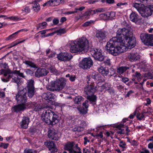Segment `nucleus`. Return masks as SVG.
Listing matches in <instances>:
<instances>
[{
    "instance_id": "f257e3e1",
    "label": "nucleus",
    "mask_w": 153,
    "mask_h": 153,
    "mask_svg": "<svg viewBox=\"0 0 153 153\" xmlns=\"http://www.w3.org/2000/svg\"><path fill=\"white\" fill-rule=\"evenodd\" d=\"M127 27L119 29L116 37L112 38L108 42L106 47L107 51L114 56L123 52L125 45L128 48H134L136 44V39L131 31L129 25Z\"/></svg>"
},
{
    "instance_id": "f03ea898",
    "label": "nucleus",
    "mask_w": 153,
    "mask_h": 153,
    "mask_svg": "<svg viewBox=\"0 0 153 153\" xmlns=\"http://www.w3.org/2000/svg\"><path fill=\"white\" fill-rule=\"evenodd\" d=\"M70 44V51L72 53L86 51L89 48L88 41L85 37H82L77 40L71 41Z\"/></svg>"
},
{
    "instance_id": "7ed1b4c3",
    "label": "nucleus",
    "mask_w": 153,
    "mask_h": 153,
    "mask_svg": "<svg viewBox=\"0 0 153 153\" xmlns=\"http://www.w3.org/2000/svg\"><path fill=\"white\" fill-rule=\"evenodd\" d=\"M41 119L48 125L53 126L59 122L60 117L53 111L48 109L43 112L41 115Z\"/></svg>"
},
{
    "instance_id": "20e7f679",
    "label": "nucleus",
    "mask_w": 153,
    "mask_h": 153,
    "mask_svg": "<svg viewBox=\"0 0 153 153\" xmlns=\"http://www.w3.org/2000/svg\"><path fill=\"white\" fill-rule=\"evenodd\" d=\"M66 81L64 79L52 81L46 86V88L48 90L51 91H59L65 87L66 85Z\"/></svg>"
},
{
    "instance_id": "39448f33",
    "label": "nucleus",
    "mask_w": 153,
    "mask_h": 153,
    "mask_svg": "<svg viewBox=\"0 0 153 153\" xmlns=\"http://www.w3.org/2000/svg\"><path fill=\"white\" fill-rule=\"evenodd\" d=\"M25 89V92L28 97L30 98H32L35 94L36 90L34 86V80L30 79L27 83V85Z\"/></svg>"
},
{
    "instance_id": "423d86ee",
    "label": "nucleus",
    "mask_w": 153,
    "mask_h": 153,
    "mask_svg": "<svg viewBox=\"0 0 153 153\" xmlns=\"http://www.w3.org/2000/svg\"><path fill=\"white\" fill-rule=\"evenodd\" d=\"M140 38L145 45L153 46V34L141 33Z\"/></svg>"
},
{
    "instance_id": "0eeeda50",
    "label": "nucleus",
    "mask_w": 153,
    "mask_h": 153,
    "mask_svg": "<svg viewBox=\"0 0 153 153\" xmlns=\"http://www.w3.org/2000/svg\"><path fill=\"white\" fill-rule=\"evenodd\" d=\"M25 88L19 89L17 94L16 96V100L17 103L25 105V103L27 102L26 93L25 92Z\"/></svg>"
},
{
    "instance_id": "6e6552de",
    "label": "nucleus",
    "mask_w": 153,
    "mask_h": 153,
    "mask_svg": "<svg viewBox=\"0 0 153 153\" xmlns=\"http://www.w3.org/2000/svg\"><path fill=\"white\" fill-rule=\"evenodd\" d=\"M93 62L90 57L85 58L80 62L79 67L83 69H88L93 65Z\"/></svg>"
},
{
    "instance_id": "1a4fd4ad",
    "label": "nucleus",
    "mask_w": 153,
    "mask_h": 153,
    "mask_svg": "<svg viewBox=\"0 0 153 153\" xmlns=\"http://www.w3.org/2000/svg\"><path fill=\"white\" fill-rule=\"evenodd\" d=\"M94 82H91L90 84H88L84 88V92L88 95H92L97 90V87H94Z\"/></svg>"
},
{
    "instance_id": "9d476101",
    "label": "nucleus",
    "mask_w": 153,
    "mask_h": 153,
    "mask_svg": "<svg viewBox=\"0 0 153 153\" xmlns=\"http://www.w3.org/2000/svg\"><path fill=\"white\" fill-rule=\"evenodd\" d=\"M72 57L71 53L67 52H61L57 56L58 59L62 61H69L72 59Z\"/></svg>"
},
{
    "instance_id": "9b49d317",
    "label": "nucleus",
    "mask_w": 153,
    "mask_h": 153,
    "mask_svg": "<svg viewBox=\"0 0 153 153\" xmlns=\"http://www.w3.org/2000/svg\"><path fill=\"white\" fill-rule=\"evenodd\" d=\"M75 143L73 141H68L65 145L64 149L68 151L70 153H81L80 152H76V151L74 149Z\"/></svg>"
},
{
    "instance_id": "f8f14e48",
    "label": "nucleus",
    "mask_w": 153,
    "mask_h": 153,
    "mask_svg": "<svg viewBox=\"0 0 153 153\" xmlns=\"http://www.w3.org/2000/svg\"><path fill=\"white\" fill-rule=\"evenodd\" d=\"M91 52L93 53V57L96 59L100 61H102L104 59V56L98 49H94L91 51Z\"/></svg>"
},
{
    "instance_id": "ddd939ff",
    "label": "nucleus",
    "mask_w": 153,
    "mask_h": 153,
    "mask_svg": "<svg viewBox=\"0 0 153 153\" xmlns=\"http://www.w3.org/2000/svg\"><path fill=\"white\" fill-rule=\"evenodd\" d=\"M11 78H12V81L13 82L17 83L18 88L19 89V84L22 82V79L19 78V76H17L15 75L14 74L9 75L6 79L7 80H8V82Z\"/></svg>"
},
{
    "instance_id": "4468645a",
    "label": "nucleus",
    "mask_w": 153,
    "mask_h": 153,
    "mask_svg": "<svg viewBox=\"0 0 153 153\" xmlns=\"http://www.w3.org/2000/svg\"><path fill=\"white\" fill-rule=\"evenodd\" d=\"M44 144L47 146L49 150L51 152H56L58 149L57 147L53 141H46L44 142Z\"/></svg>"
},
{
    "instance_id": "2eb2a0df",
    "label": "nucleus",
    "mask_w": 153,
    "mask_h": 153,
    "mask_svg": "<svg viewBox=\"0 0 153 153\" xmlns=\"http://www.w3.org/2000/svg\"><path fill=\"white\" fill-rule=\"evenodd\" d=\"M48 71L45 68H39L35 73V76L37 78L45 76L47 75Z\"/></svg>"
},
{
    "instance_id": "dca6fc26",
    "label": "nucleus",
    "mask_w": 153,
    "mask_h": 153,
    "mask_svg": "<svg viewBox=\"0 0 153 153\" xmlns=\"http://www.w3.org/2000/svg\"><path fill=\"white\" fill-rule=\"evenodd\" d=\"M31 106L33 107L34 111H41L42 109H51L52 108V107L51 106L48 105H47L45 107H44L41 105H38L35 102L32 103Z\"/></svg>"
},
{
    "instance_id": "f3484780",
    "label": "nucleus",
    "mask_w": 153,
    "mask_h": 153,
    "mask_svg": "<svg viewBox=\"0 0 153 153\" xmlns=\"http://www.w3.org/2000/svg\"><path fill=\"white\" fill-rule=\"evenodd\" d=\"M48 138L55 140H58L59 138L56 131L53 129L48 131Z\"/></svg>"
},
{
    "instance_id": "a211bd4d",
    "label": "nucleus",
    "mask_w": 153,
    "mask_h": 153,
    "mask_svg": "<svg viewBox=\"0 0 153 153\" xmlns=\"http://www.w3.org/2000/svg\"><path fill=\"white\" fill-rule=\"evenodd\" d=\"M128 58L131 62L135 61L139 59V56L136 52H132L128 54Z\"/></svg>"
},
{
    "instance_id": "6ab92c4d",
    "label": "nucleus",
    "mask_w": 153,
    "mask_h": 153,
    "mask_svg": "<svg viewBox=\"0 0 153 153\" xmlns=\"http://www.w3.org/2000/svg\"><path fill=\"white\" fill-rule=\"evenodd\" d=\"M30 118L27 117H24L20 124L21 128L26 129L27 128L29 123Z\"/></svg>"
},
{
    "instance_id": "aec40b11",
    "label": "nucleus",
    "mask_w": 153,
    "mask_h": 153,
    "mask_svg": "<svg viewBox=\"0 0 153 153\" xmlns=\"http://www.w3.org/2000/svg\"><path fill=\"white\" fill-rule=\"evenodd\" d=\"M88 101L86 100L85 101V102L83 103V106L85 107V108H79V111L80 114H86L88 111V107L89 105L88 104Z\"/></svg>"
},
{
    "instance_id": "412c9836",
    "label": "nucleus",
    "mask_w": 153,
    "mask_h": 153,
    "mask_svg": "<svg viewBox=\"0 0 153 153\" xmlns=\"http://www.w3.org/2000/svg\"><path fill=\"white\" fill-rule=\"evenodd\" d=\"M42 97L46 100H49L50 101H52L55 99V95L52 93L47 92L43 94Z\"/></svg>"
},
{
    "instance_id": "4be33fe9",
    "label": "nucleus",
    "mask_w": 153,
    "mask_h": 153,
    "mask_svg": "<svg viewBox=\"0 0 153 153\" xmlns=\"http://www.w3.org/2000/svg\"><path fill=\"white\" fill-rule=\"evenodd\" d=\"M17 105H15L12 108L13 111L14 112H18L23 111L26 108L25 105L19 103Z\"/></svg>"
},
{
    "instance_id": "5701e85b",
    "label": "nucleus",
    "mask_w": 153,
    "mask_h": 153,
    "mask_svg": "<svg viewBox=\"0 0 153 153\" xmlns=\"http://www.w3.org/2000/svg\"><path fill=\"white\" fill-rule=\"evenodd\" d=\"M96 36L99 40H103L105 37L104 31L102 30H98L96 33Z\"/></svg>"
},
{
    "instance_id": "b1692460",
    "label": "nucleus",
    "mask_w": 153,
    "mask_h": 153,
    "mask_svg": "<svg viewBox=\"0 0 153 153\" xmlns=\"http://www.w3.org/2000/svg\"><path fill=\"white\" fill-rule=\"evenodd\" d=\"M143 16L144 17H148L150 16L153 13V10L149 7H147L143 11Z\"/></svg>"
},
{
    "instance_id": "393cba45",
    "label": "nucleus",
    "mask_w": 153,
    "mask_h": 153,
    "mask_svg": "<svg viewBox=\"0 0 153 153\" xmlns=\"http://www.w3.org/2000/svg\"><path fill=\"white\" fill-rule=\"evenodd\" d=\"M129 66H122L119 67L117 68V72L120 74H122L125 72L128 69L130 68Z\"/></svg>"
},
{
    "instance_id": "a878e982",
    "label": "nucleus",
    "mask_w": 153,
    "mask_h": 153,
    "mask_svg": "<svg viewBox=\"0 0 153 153\" xmlns=\"http://www.w3.org/2000/svg\"><path fill=\"white\" fill-rule=\"evenodd\" d=\"M130 20L134 22H136L139 20L138 15L134 12H132L130 15Z\"/></svg>"
},
{
    "instance_id": "bb28decb",
    "label": "nucleus",
    "mask_w": 153,
    "mask_h": 153,
    "mask_svg": "<svg viewBox=\"0 0 153 153\" xmlns=\"http://www.w3.org/2000/svg\"><path fill=\"white\" fill-rule=\"evenodd\" d=\"M24 62L27 66L31 68H37V66L32 61L28 60H25Z\"/></svg>"
},
{
    "instance_id": "cd10ccee",
    "label": "nucleus",
    "mask_w": 153,
    "mask_h": 153,
    "mask_svg": "<svg viewBox=\"0 0 153 153\" xmlns=\"http://www.w3.org/2000/svg\"><path fill=\"white\" fill-rule=\"evenodd\" d=\"M114 16L115 14L114 12H107L106 14V20L111 19Z\"/></svg>"
},
{
    "instance_id": "c85d7f7f",
    "label": "nucleus",
    "mask_w": 153,
    "mask_h": 153,
    "mask_svg": "<svg viewBox=\"0 0 153 153\" xmlns=\"http://www.w3.org/2000/svg\"><path fill=\"white\" fill-rule=\"evenodd\" d=\"M142 4L141 3L135 2L133 4L132 6L133 7H135L139 12H140L142 10Z\"/></svg>"
},
{
    "instance_id": "c756f323",
    "label": "nucleus",
    "mask_w": 153,
    "mask_h": 153,
    "mask_svg": "<svg viewBox=\"0 0 153 153\" xmlns=\"http://www.w3.org/2000/svg\"><path fill=\"white\" fill-rule=\"evenodd\" d=\"M91 95L92 96H90V95H89V96H88V99L90 100L91 103L95 102L97 100L96 97L93 94Z\"/></svg>"
},
{
    "instance_id": "7c9ffc66",
    "label": "nucleus",
    "mask_w": 153,
    "mask_h": 153,
    "mask_svg": "<svg viewBox=\"0 0 153 153\" xmlns=\"http://www.w3.org/2000/svg\"><path fill=\"white\" fill-rule=\"evenodd\" d=\"M33 5L32 6L33 10L36 12L38 11L39 10L40 8L39 4L38 3L34 1L33 2Z\"/></svg>"
},
{
    "instance_id": "2f4dec72",
    "label": "nucleus",
    "mask_w": 153,
    "mask_h": 153,
    "mask_svg": "<svg viewBox=\"0 0 153 153\" xmlns=\"http://www.w3.org/2000/svg\"><path fill=\"white\" fill-rule=\"evenodd\" d=\"M46 24L47 23L46 22H43L42 23L39 24L38 26L37 27V29L39 30L44 28L45 27Z\"/></svg>"
},
{
    "instance_id": "473e14b6",
    "label": "nucleus",
    "mask_w": 153,
    "mask_h": 153,
    "mask_svg": "<svg viewBox=\"0 0 153 153\" xmlns=\"http://www.w3.org/2000/svg\"><path fill=\"white\" fill-rule=\"evenodd\" d=\"M0 18H4V19H9L10 20H17L18 19V17L16 16H13L9 17H7L6 16L4 15H0Z\"/></svg>"
},
{
    "instance_id": "72a5a7b5",
    "label": "nucleus",
    "mask_w": 153,
    "mask_h": 153,
    "mask_svg": "<svg viewBox=\"0 0 153 153\" xmlns=\"http://www.w3.org/2000/svg\"><path fill=\"white\" fill-rule=\"evenodd\" d=\"M83 98L81 96L76 97L74 99L75 103L77 104H79L81 103V102Z\"/></svg>"
},
{
    "instance_id": "f704fd0d",
    "label": "nucleus",
    "mask_w": 153,
    "mask_h": 153,
    "mask_svg": "<svg viewBox=\"0 0 153 153\" xmlns=\"http://www.w3.org/2000/svg\"><path fill=\"white\" fill-rule=\"evenodd\" d=\"M66 77H68L69 78V79L71 82H74L75 80V79L76 78V76L75 75H70L69 74H68L66 75Z\"/></svg>"
},
{
    "instance_id": "c9c22d12",
    "label": "nucleus",
    "mask_w": 153,
    "mask_h": 153,
    "mask_svg": "<svg viewBox=\"0 0 153 153\" xmlns=\"http://www.w3.org/2000/svg\"><path fill=\"white\" fill-rule=\"evenodd\" d=\"M15 75L18 76L23 78H25V76L24 75L23 73H20V71L17 70H15V71L14 72Z\"/></svg>"
},
{
    "instance_id": "e433bc0d",
    "label": "nucleus",
    "mask_w": 153,
    "mask_h": 153,
    "mask_svg": "<svg viewBox=\"0 0 153 153\" xmlns=\"http://www.w3.org/2000/svg\"><path fill=\"white\" fill-rule=\"evenodd\" d=\"M99 73L102 75V76L105 77V68L103 67H101L99 69Z\"/></svg>"
},
{
    "instance_id": "4c0bfd02",
    "label": "nucleus",
    "mask_w": 153,
    "mask_h": 153,
    "mask_svg": "<svg viewBox=\"0 0 153 153\" xmlns=\"http://www.w3.org/2000/svg\"><path fill=\"white\" fill-rule=\"evenodd\" d=\"M84 130V128L82 127L81 126H78L74 128L73 130L74 131H78L80 132Z\"/></svg>"
},
{
    "instance_id": "58836bf2",
    "label": "nucleus",
    "mask_w": 153,
    "mask_h": 153,
    "mask_svg": "<svg viewBox=\"0 0 153 153\" xmlns=\"http://www.w3.org/2000/svg\"><path fill=\"white\" fill-rule=\"evenodd\" d=\"M100 76L97 74L95 73H93L91 75V78L95 80H99Z\"/></svg>"
},
{
    "instance_id": "ea45409f",
    "label": "nucleus",
    "mask_w": 153,
    "mask_h": 153,
    "mask_svg": "<svg viewBox=\"0 0 153 153\" xmlns=\"http://www.w3.org/2000/svg\"><path fill=\"white\" fill-rule=\"evenodd\" d=\"M94 21L92 20H90L88 21L85 22L83 25V26H88L90 25L92 23H94Z\"/></svg>"
},
{
    "instance_id": "a19ab883",
    "label": "nucleus",
    "mask_w": 153,
    "mask_h": 153,
    "mask_svg": "<svg viewBox=\"0 0 153 153\" xmlns=\"http://www.w3.org/2000/svg\"><path fill=\"white\" fill-rule=\"evenodd\" d=\"M49 70H50V71L53 73L54 74L56 73V68H55V67L54 66H51L49 68Z\"/></svg>"
},
{
    "instance_id": "79ce46f5",
    "label": "nucleus",
    "mask_w": 153,
    "mask_h": 153,
    "mask_svg": "<svg viewBox=\"0 0 153 153\" xmlns=\"http://www.w3.org/2000/svg\"><path fill=\"white\" fill-rule=\"evenodd\" d=\"M145 116L143 114H141L140 113H137V119L139 120H141Z\"/></svg>"
},
{
    "instance_id": "37998d69",
    "label": "nucleus",
    "mask_w": 153,
    "mask_h": 153,
    "mask_svg": "<svg viewBox=\"0 0 153 153\" xmlns=\"http://www.w3.org/2000/svg\"><path fill=\"white\" fill-rule=\"evenodd\" d=\"M53 29V28H51L49 29H47L45 30H43L40 31L38 33H40L41 35H45V34L46 33V32L49 30H52Z\"/></svg>"
},
{
    "instance_id": "c03bdc74",
    "label": "nucleus",
    "mask_w": 153,
    "mask_h": 153,
    "mask_svg": "<svg viewBox=\"0 0 153 153\" xmlns=\"http://www.w3.org/2000/svg\"><path fill=\"white\" fill-rule=\"evenodd\" d=\"M25 153H37V151L33 149H29L25 150Z\"/></svg>"
},
{
    "instance_id": "a18cd8bd",
    "label": "nucleus",
    "mask_w": 153,
    "mask_h": 153,
    "mask_svg": "<svg viewBox=\"0 0 153 153\" xmlns=\"http://www.w3.org/2000/svg\"><path fill=\"white\" fill-rule=\"evenodd\" d=\"M17 33V32H16L10 35L8 37L6 38V40H8L10 39H11L12 38H14L15 36L16 35Z\"/></svg>"
},
{
    "instance_id": "49530a36",
    "label": "nucleus",
    "mask_w": 153,
    "mask_h": 153,
    "mask_svg": "<svg viewBox=\"0 0 153 153\" xmlns=\"http://www.w3.org/2000/svg\"><path fill=\"white\" fill-rule=\"evenodd\" d=\"M25 72L27 75H32L33 73V71L29 69H26L25 70Z\"/></svg>"
},
{
    "instance_id": "de8ad7c7",
    "label": "nucleus",
    "mask_w": 153,
    "mask_h": 153,
    "mask_svg": "<svg viewBox=\"0 0 153 153\" xmlns=\"http://www.w3.org/2000/svg\"><path fill=\"white\" fill-rule=\"evenodd\" d=\"M126 143L125 142H124L123 140L121 141L120 142V144H119V146L122 147L123 148H125V146Z\"/></svg>"
},
{
    "instance_id": "09e8293b",
    "label": "nucleus",
    "mask_w": 153,
    "mask_h": 153,
    "mask_svg": "<svg viewBox=\"0 0 153 153\" xmlns=\"http://www.w3.org/2000/svg\"><path fill=\"white\" fill-rule=\"evenodd\" d=\"M106 90H107L111 94H114V91L112 88H107V89H106Z\"/></svg>"
},
{
    "instance_id": "8fccbe9b",
    "label": "nucleus",
    "mask_w": 153,
    "mask_h": 153,
    "mask_svg": "<svg viewBox=\"0 0 153 153\" xmlns=\"http://www.w3.org/2000/svg\"><path fill=\"white\" fill-rule=\"evenodd\" d=\"M9 145L8 143H1V145H0V147H3L4 149H7Z\"/></svg>"
},
{
    "instance_id": "3c124183",
    "label": "nucleus",
    "mask_w": 153,
    "mask_h": 153,
    "mask_svg": "<svg viewBox=\"0 0 153 153\" xmlns=\"http://www.w3.org/2000/svg\"><path fill=\"white\" fill-rule=\"evenodd\" d=\"M146 77H147L148 79H152L153 78L152 75L151 73H147L146 75Z\"/></svg>"
},
{
    "instance_id": "603ef678",
    "label": "nucleus",
    "mask_w": 153,
    "mask_h": 153,
    "mask_svg": "<svg viewBox=\"0 0 153 153\" xmlns=\"http://www.w3.org/2000/svg\"><path fill=\"white\" fill-rule=\"evenodd\" d=\"M56 33V32H54L53 33H49L47 35H45L43 36H42L41 37L42 38H43L44 37H45L49 36H53L55 33Z\"/></svg>"
},
{
    "instance_id": "864d4df0",
    "label": "nucleus",
    "mask_w": 153,
    "mask_h": 153,
    "mask_svg": "<svg viewBox=\"0 0 153 153\" xmlns=\"http://www.w3.org/2000/svg\"><path fill=\"white\" fill-rule=\"evenodd\" d=\"M56 33H64L66 32V30L65 29H60L56 31Z\"/></svg>"
},
{
    "instance_id": "5fc2aeb1",
    "label": "nucleus",
    "mask_w": 153,
    "mask_h": 153,
    "mask_svg": "<svg viewBox=\"0 0 153 153\" xmlns=\"http://www.w3.org/2000/svg\"><path fill=\"white\" fill-rule=\"evenodd\" d=\"M78 144H75L74 145V149L76 150L77 149L78 150V151H76V152H80L81 153V149L78 146Z\"/></svg>"
},
{
    "instance_id": "6e6d98bb",
    "label": "nucleus",
    "mask_w": 153,
    "mask_h": 153,
    "mask_svg": "<svg viewBox=\"0 0 153 153\" xmlns=\"http://www.w3.org/2000/svg\"><path fill=\"white\" fill-rule=\"evenodd\" d=\"M92 13L90 11H86L85 12L84 14H83V16H86V17H88L90 16V15Z\"/></svg>"
},
{
    "instance_id": "4d7b16f0",
    "label": "nucleus",
    "mask_w": 153,
    "mask_h": 153,
    "mask_svg": "<svg viewBox=\"0 0 153 153\" xmlns=\"http://www.w3.org/2000/svg\"><path fill=\"white\" fill-rule=\"evenodd\" d=\"M130 142L131 144L133 146H137L138 145L137 142L134 140H131Z\"/></svg>"
},
{
    "instance_id": "13d9d810",
    "label": "nucleus",
    "mask_w": 153,
    "mask_h": 153,
    "mask_svg": "<svg viewBox=\"0 0 153 153\" xmlns=\"http://www.w3.org/2000/svg\"><path fill=\"white\" fill-rule=\"evenodd\" d=\"M54 2V0H50L47 2V6H51L53 5V3Z\"/></svg>"
},
{
    "instance_id": "bf43d9fd",
    "label": "nucleus",
    "mask_w": 153,
    "mask_h": 153,
    "mask_svg": "<svg viewBox=\"0 0 153 153\" xmlns=\"http://www.w3.org/2000/svg\"><path fill=\"white\" fill-rule=\"evenodd\" d=\"M87 78V82L88 84H91L92 82H90L91 76L90 75L87 76L86 77Z\"/></svg>"
},
{
    "instance_id": "052dcab7",
    "label": "nucleus",
    "mask_w": 153,
    "mask_h": 153,
    "mask_svg": "<svg viewBox=\"0 0 153 153\" xmlns=\"http://www.w3.org/2000/svg\"><path fill=\"white\" fill-rule=\"evenodd\" d=\"M53 22L54 25H56L59 23V20L57 18H55L53 19Z\"/></svg>"
},
{
    "instance_id": "680f3d73",
    "label": "nucleus",
    "mask_w": 153,
    "mask_h": 153,
    "mask_svg": "<svg viewBox=\"0 0 153 153\" xmlns=\"http://www.w3.org/2000/svg\"><path fill=\"white\" fill-rule=\"evenodd\" d=\"M129 80V79L126 77H123L121 81L125 83L128 82Z\"/></svg>"
},
{
    "instance_id": "e2e57ef3",
    "label": "nucleus",
    "mask_w": 153,
    "mask_h": 153,
    "mask_svg": "<svg viewBox=\"0 0 153 153\" xmlns=\"http://www.w3.org/2000/svg\"><path fill=\"white\" fill-rule=\"evenodd\" d=\"M134 76L135 77L137 78H138L141 76V74L140 73L138 72L137 71H136Z\"/></svg>"
},
{
    "instance_id": "0e129e2a",
    "label": "nucleus",
    "mask_w": 153,
    "mask_h": 153,
    "mask_svg": "<svg viewBox=\"0 0 153 153\" xmlns=\"http://www.w3.org/2000/svg\"><path fill=\"white\" fill-rule=\"evenodd\" d=\"M36 132V130L35 128H32L30 129L29 132L32 134H33Z\"/></svg>"
},
{
    "instance_id": "69168bd1",
    "label": "nucleus",
    "mask_w": 153,
    "mask_h": 153,
    "mask_svg": "<svg viewBox=\"0 0 153 153\" xmlns=\"http://www.w3.org/2000/svg\"><path fill=\"white\" fill-rule=\"evenodd\" d=\"M8 74H10V75L14 74L15 75V73H14L15 71V70L13 71H11L10 70H8L7 71Z\"/></svg>"
},
{
    "instance_id": "338daca9",
    "label": "nucleus",
    "mask_w": 153,
    "mask_h": 153,
    "mask_svg": "<svg viewBox=\"0 0 153 153\" xmlns=\"http://www.w3.org/2000/svg\"><path fill=\"white\" fill-rule=\"evenodd\" d=\"M84 139V143L85 145L86 144L87 142H89L90 141L88 139V138L87 137H85Z\"/></svg>"
},
{
    "instance_id": "774afa93",
    "label": "nucleus",
    "mask_w": 153,
    "mask_h": 153,
    "mask_svg": "<svg viewBox=\"0 0 153 153\" xmlns=\"http://www.w3.org/2000/svg\"><path fill=\"white\" fill-rule=\"evenodd\" d=\"M83 153H87V152H91V150H89L88 149L84 148L83 149Z\"/></svg>"
}]
</instances>
